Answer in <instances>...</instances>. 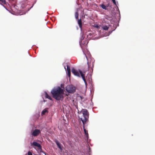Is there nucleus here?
<instances>
[{"instance_id": "nucleus-1", "label": "nucleus", "mask_w": 155, "mask_h": 155, "mask_svg": "<svg viewBox=\"0 0 155 155\" xmlns=\"http://www.w3.org/2000/svg\"><path fill=\"white\" fill-rule=\"evenodd\" d=\"M51 93L53 97L57 100H62L63 99L64 90L59 87L53 89L51 91Z\"/></svg>"}, {"instance_id": "nucleus-18", "label": "nucleus", "mask_w": 155, "mask_h": 155, "mask_svg": "<svg viewBox=\"0 0 155 155\" xmlns=\"http://www.w3.org/2000/svg\"><path fill=\"white\" fill-rule=\"evenodd\" d=\"M68 77H70L71 76V71L69 72H68Z\"/></svg>"}, {"instance_id": "nucleus-16", "label": "nucleus", "mask_w": 155, "mask_h": 155, "mask_svg": "<svg viewBox=\"0 0 155 155\" xmlns=\"http://www.w3.org/2000/svg\"><path fill=\"white\" fill-rule=\"evenodd\" d=\"M67 71L68 72H69L71 71L70 69V66H69L68 65H67Z\"/></svg>"}, {"instance_id": "nucleus-10", "label": "nucleus", "mask_w": 155, "mask_h": 155, "mask_svg": "<svg viewBox=\"0 0 155 155\" xmlns=\"http://www.w3.org/2000/svg\"><path fill=\"white\" fill-rule=\"evenodd\" d=\"M45 97L46 98L48 99H49L52 100V98L48 95L47 92H45Z\"/></svg>"}, {"instance_id": "nucleus-8", "label": "nucleus", "mask_w": 155, "mask_h": 155, "mask_svg": "<svg viewBox=\"0 0 155 155\" xmlns=\"http://www.w3.org/2000/svg\"><path fill=\"white\" fill-rule=\"evenodd\" d=\"M77 22L80 29L81 30L82 29V23L81 19H78Z\"/></svg>"}, {"instance_id": "nucleus-13", "label": "nucleus", "mask_w": 155, "mask_h": 155, "mask_svg": "<svg viewBox=\"0 0 155 155\" xmlns=\"http://www.w3.org/2000/svg\"><path fill=\"white\" fill-rule=\"evenodd\" d=\"M47 112H48V110H47V109H45L42 111L41 114H45Z\"/></svg>"}, {"instance_id": "nucleus-20", "label": "nucleus", "mask_w": 155, "mask_h": 155, "mask_svg": "<svg viewBox=\"0 0 155 155\" xmlns=\"http://www.w3.org/2000/svg\"><path fill=\"white\" fill-rule=\"evenodd\" d=\"M95 27L97 28H99V26L98 25H97L95 26Z\"/></svg>"}, {"instance_id": "nucleus-9", "label": "nucleus", "mask_w": 155, "mask_h": 155, "mask_svg": "<svg viewBox=\"0 0 155 155\" xmlns=\"http://www.w3.org/2000/svg\"><path fill=\"white\" fill-rule=\"evenodd\" d=\"M55 142L57 145L58 147L60 149V150H62V148L61 147V143L58 142V141L57 140H55Z\"/></svg>"}, {"instance_id": "nucleus-15", "label": "nucleus", "mask_w": 155, "mask_h": 155, "mask_svg": "<svg viewBox=\"0 0 155 155\" xmlns=\"http://www.w3.org/2000/svg\"><path fill=\"white\" fill-rule=\"evenodd\" d=\"M0 3L1 4H6V1L5 0H0Z\"/></svg>"}, {"instance_id": "nucleus-2", "label": "nucleus", "mask_w": 155, "mask_h": 155, "mask_svg": "<svg viewBox=\"0 0 155 155\" xmlns=\"http://www.w3.org/2000/svg\"><path fill=\"white\" fill-rule=\"evenodd\" d=\"M83 118H81L80 119L82 121L83 124L84 130L87 137H88V134L87 133V131L86 130L84 127V125H85L86 121L88 119L89 117V113L87 110L84 109L83 111Z\"/></svg>"}, {"instance_id": "nucleus-19", "label": "nucleus", "mask_w": 155, "mask_h": 155, "mask_svg": "<svg viewBox=\"0 0 155 155\" xmlns=\"http://www.w3.org/2000/svg\"><path fill=\"white\" fill-rule=\"evenodd\" d=\"M113 3L115 4L116 5V2L115 0H112Z\"/></svg>"}, {"instance_id": "nucleus-3", "label": "nucleus", "mask_w": 155, "mask_h": 155, "mask_svg": "<svg viewBox=\"0 0 155 155\" xmlns=\"http://www.w3.org/2000/svg\"><path fill=\"white\" fill-rule=\"evenodd\" d=\"M79 72L77 70H76L74 68H73L71 70L72 72L75 76L80 78L81 75V77H82L83 80L84 81L85 84L86 86L87 85V83L86 81V80L85 78V76L84 73L86 72V71H83V72L81 70H79Z\"/></svg>"}, {"instance_id": "nucleus-14", "label": "nucleus", "mask_w": 155, "mask_h": 155, "mask_svg": "<svg viewBox=\"0 0 155 155\" xmlns=\"http://www.w3.org/2000/svg\"><path fill=\"white\" fill-rule=\"evenodd\" d=\"M79 14L78 12H75V17L76 19H78Z\"/></svg>"}, {"instance_id": "nucleus-6", "label": "nucleus", "mask_w": 155, "mask_h": 155, "mask_svg": "<svg viewBox=\"0 0 155 155\" xmlns=\"http://www.w3.org/2000/svg\"><path fill=\"white\" fill-rule=\"evenodd\" d=\"M87 64H88V70H90V69H91V70H92V71H93V68L94 67V64L92 62V63L90 62L89 63L88 62H87Z\"/></svg>"}, {"instance_id": "nucleus-21", "label": "nucleus", "mask_w": 155, "mask_h": 155, "mask_svg": "<svg viewBox=\"0 0 155 155\" xmlns=\"http://www.w3.org/2000/svg\"><path fill=\"white\" fill-rule=\"evenodd\" d=\"M109 6V4H107V5L106 6H107V8Z\"/></svg>"}, {"instance_id": "nucleus-4", "label": "nucleus", "mask_w": 155, "mask_h": 155, "mask_svg": "<svg viewBox=\"0 0 155 155\" xmlns=\"http://www.w3.org/2000/svg\"><path fill=\"white\" fill-rule=\"evenodd\" d=\"M66 90L69 93H73L75 92L76 88L72 85H68L66 87Z\"/></svg>"}, {"instance_id": "nucleus-5", "label": "nucleus", "mask_w": 155, "mask_h": 155, "mask_svg": "<svg viewBox=\"0 0 155 155\" xmlns=\"http://www.w3.org/2000/svg\"><path fill=\"white\" fill-rule=\"evenodd\" d=\"M40 133V130L38 129H35L32 132V135L34 136H37Z\"/></svg>"}, {"instance_id": "nucleus-11", "label": "nucleus", "mask_w": 155, "mask_h": 155, "mask_svg": "<svg viewBox=\"0 0 155 155\" xmlns=\"http://www.w3.org/2000/svg\"><path fill=\"white\" fill-rule=\"evenodd\" d=\"M100 6L103 9L105 10L107 9V6L103 4L100 5Z\"/></svg>"}, {"instance_id": "nucleus-22", "label": "nucleus", "mask_w": 155, "mask_h": 155, "mask_svg": "<svg viewBox=\"0 0 155 155\" xmlns=\"http://www.w3.org/2000/svg\"><path fill=\"white\" fill-rule=\"evenodd\" d=\"M64 68L66 69V68H65V67H64Z\"/></svg>"}, {"instance_id": "nucleus-7", "label": "nucleus", "mask_w": 155, "mask_h": 155, "mask_svg": "<svg viewBox=\"0 0 155 155\" xmlns=\"http://www.w3.org/2000/svg\"><path fill=\"white\" fill-rule=\"evenodd\" d=\"M32 145H33L34 146L37 147H38L39 149H41V145L39 143H38L36 142H34L32 143L31 144V145L32 146Z\"/></svg>"}, {"instance_id": "nucleus-12", "label": "nucleus", "mask_w": 155, "mask_h": 155, "mask_svg": "<svg viewBox=\"0 0 155 155\" xmlns=\"http://www.w3.org/2000/svg\"><path fill=\"white\" fill-rule=\"evenodd\" d=\"M102 28L104 30L107 31L109 27L106 25H103Z\"/></svg>"}, {"instance_id": "nucleus-17", "label": "nucleus", "mask_w": 155, "mask_h": 155, "mask_svg": "<svg viewBox=\"0 0 155 155\" xmlns=\"http://www.w3.org/2000/svg\"><path fill=\"white\" fill-rule=\"evenodd\" d=\"M28 155H32V153L30 151L28 152Z\"/></svg>"}]
</instances>
